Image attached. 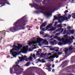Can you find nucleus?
<instances>
[{
    "label": "nucleus",
    "instance_id": "f257e3e1",
    "mask_svg": "<svg viewBox=\"0 0 75 75\" xmlns=\"http://www.w3.org/2000/svg\"><path fill=\"white\" fill-rule=\"evenodd\" d=\"M17 60L18 61L15 62L16 64L10 69V73L11 75L16 74V75H19V60Z\"/></svg>",
    "mask_w": 75,
    "mask_h": 75
},
{
    "label": "nucleus",
    "instance_id": "f03ea898",
    "mask_svg": "<svg viewBox=\"0 0 75 75\" xmlns=\"http://www.w3.org/2000/svg\"><path fill=\"white\" fill-rule=\"evenodd\" d=\"M12 47V49L10 50V54L13 57L16 58L17 55H19V44H18V46L14 44L13 45L11 46V48Z\"/></svg>",
    "mask_w": 75,
    "mask_h": 75
},
{
    "label": "nucleus",
    "instance_id": "7ed1b4c3",
    "mask_svg": "<svg viewBox=\"0 0 75 75\" xmlns=\"http://www.w3.org/2000/svg\"><path fill=\"white\" fill-rule=\"evenodd\" d=\"M26 16H24L22 18L19 20V27L21 29L19 28V30H25V28L23 27L26 25V23H27V21L26 19Z\"/></svg>",
    "mask_w": 75,
    "mask_h": 75
},
{
    "label": "nucleus",
    "instance_id": "20e7f679",
    "mask_svg": "<svg viewBox=\"0 0 75 75\" xmlns=\"http://www.w3.org/2000/svg\"><path fill=\"white\" fill-rule=\"evenodd\" d=\"M13 25L15 26L10 28L8 29V31H11L13 33L19 30V19L15 23H14Z\"/></svg>",
    "mask_w": 75,
    "mask_h": 75
},
{
    "label": "nucleus",
    "instance_id": "39448f33",
    "mask_svg": "<svg viewBox=\"0 0 75 75\" xmlns=\"http://www.w3.org/2000/svg\"><path fill=\"white\" fill-rule=\"evenodd\" d=\"M21 55L22 56L19 57V59H20L19 60V62H23L24 61V59L25 60L26 59H29V61H31V60L33 59V54H32L30 55L29 58H27V57L26 56H23V55Z\"/></svg>",
    "mask_w": 75,
    "mask_h": 75
},
{
    "label": "nucleus",
    "instance_id": "423d86ee",
    "mask_svg": "<svg viewBox=\"0 0 75 75\" xmlns=\"http://www.w3.org/2000/svg\"><path fill=\"white\" fill-rule=\"evenodd\" d=\"M29 6H30L32 7H34L37 10H45L44 7L43 6L40 7L38 4L35 3L33 4H29Z\"/></svg>",
    "mask_w": 75,
    "mask_h": 75
},
{
    "label": "nucleus",
    "instance_id": "0eeeda50",
    "mask_svg": "<svg viewBox=\"0 0 75 75\" xmlns=\"http://www.w3.org/2000/svg\"><path fill=\"white\" fill-rule=\"evenodd\" d=\"M5 4L10 5V3L6 2V0H0V5H2L0 6V7L5 6Z\"/></svg>",
    "mask_w": 75,
    "mask_h": 75
},
{
    "label": "nucleus",
    "instance_id": "6e6552de",
    "mask_svg": "<svg viewBox=\"0 0 75 75\" xmlns=\"http://www.w3.org/2000/svg\"><path fill=\"white\" fill-rule=\"evenodd\" d=\"M59 40L60 41H62L63 42H64V44H66L69 41V39H65L64 38H62V39H59Z\"/></svg>",
    "mask_w": 75,
    "mask_h": 75
},
{
    "label": "nucleus",
    "instance_id": "1a4fd4ad",
    "mask_svg": "<svg viewBox=\"0 0 75 75\" xmlns=\"http://www.w3.org/2000/svg\"><path fill=\"white\" fill-rule=\"evenodd\" d=\"M47 25V22H45L43 23L42 25H41L40 26V30H42V31H45V28H42L43 27H45Z\"/></svg>",
    "mask_w": 75,
    "mask_h": 75
},
{
    "label": "nucleus",
    "instance_id": "9d476101",
    "mask_svg": "<svg viewBox=\"0 0 75 75\" xmlns=\"http://www.w3.org/2000/svg\"><path fill=\"white\" fill-rule=\"evenodd\" d=\"M43 41V39L38 38H37V41H35V44H37L40 43L41 42V41Z\"/></svg>",
    "mask_w": 75,
    "mask_h": 75
},
{
    "label": "nucleus",
    "instance_id": "9b49d317",
    "mask_svg": "<svg viewBox=\"0 0 75 75\" xmlns=\"http://www.w3.org/2000/svg\"><path fill=\"white\" fill-rule=\"evenodd\" d=\"M68 63V61L67 60H65L64 62H62L61 65L62 66V65H63V66L62 67V68H64L66 66H67V64Z\"/></svg>",
    "mask_w": 75,
    "mask_h": 75
},
{
    "label": "nucleus",
    "instance_id": "f8f14e48",
    "mask_svg": "<svg viewBox=\"0 0 75 75\" xmlns=\"http://www.w3.org/2000/svg\"><path fill=\"white\" fill-rule=\"evenodd\" d=\"M23 75H35L33 72H31L28 74V73L27 72H24L23 73Z\"/></svg>",
    "mask_w": 75,
    "mask_h": 75
},
{
    "label": "nucleus",
    "instance_id": "ddd939ff",
    "mask_svg": "<svg viewBox=\"0 0 75 75\" xmlns=\"http://www.w3.org/2000/svg\"><path fill=\"white\" fill-rule=\"evenodd\" d=\"M51 27H52V24H49L47 26L45 27L46 29L45 30V31H47V30L49 28H51Z\"/></svg>",
    "mask_w": 75,
    "mask_h": 75
},
{
    "label": "nucleus",
    "instance_id": "4468645a",
    "mask_svg": "<svg viewBox=\"0 0 75 75\" xmlns=\"http://www.w3.org/2000/svg\"><path fill=\"white\" fill-rule=\"evenodd\" d=\"M33 44H35V41L33 42L32 41H31L29 42L28 43L29 46H31V45H33Z\"/></svg>",
    "mask_w": 75,
    "mask_h": 75
},
{
    "label": "nucleus",
    "instance_id": "2eb2a0df",
    "mask_svg": "<svg viewBox=\"0 0 75 75\" xmlns=\"http://www.w3.org/2000/svg\"><path fill=\"white\" fill-rule=\"evenodd\" d=\"M21 67L20 66H19V74H21L22 72H23V71L24 70L22 68H20Z\"/></svg>",
    "mask_w": 75,
    "mask_h": 75
},
{
    "label": "nucleus",
    "instance_id": "dca6fc26",
    "mask_svg": "<svg viewBox=\"0 0 75 75\" xmlns=\"http://www.w3.org/2000/svg\"><path fill=\"white\" fill-rule=\"evenodd\" d=\"M63 18L64 20H68V18L67 17H64V16H61L59 18Z\"/></svg>",
    "mask_w": 75,
    "mask_h": 75
},
{
    "label": "nucleus",
    "instance_id": "f3484780",
    "mask_svg": "<svg viewBox=\"0 0 75 75\" xmlns=\"http://www.w3.org/2000/svg\"><path fill=\"white\" fill-rule=\"evenodd\" d=\"M21 51L23 53H26V52H27V50L23 48V49L21 50Z\"/></svg>",
    "mask_w": 75,
    "mask_h": 75
},
{
    "label": "nucleus",
    "instance_id": "a211bd4d",
    "mask_svg": "<svg viewBox=\"0 0 75 75\" xmlns=\"http://www.w3.org/2000/svg\"><path fill=\"white\" fill-rule=\"evenodd\" d=\"M40 51H41V49H40V51H38L37 52V53L36 54V56H37V55H40Z\"/></svg>",
    "mask_w": 75,
    "mask_h": 75
},
{
    "label": "nucleus",
    "instance_id": "6ab92c4d",
    "mask_svg": "<svg viewBox=\"0 0 75 75\" xmlns=\"http://www.w3.org/2000/svg\"><path fill=\"white\" fill-rule=\"evenodd\" d=\"M69 51V49L66 48L64 50V52H65V54L66 55L68 53H67V52Z\"/></svg>",
    "mask_w": 75,
    "mask_h": 75
},
{
    "label": "nucleus",
    "instance_id": "aec40b11",
    "mask_svg": "<svg viewBox=\"0 0 75 75\" xmlns=\"http://www.w3.org/2000/svg\"><path fill=\"white\" fill-rule=\"evenodd\" d=\"M56 29V28H52L50 29V31L51 32V31H55Z\"/></svg>",
    "mask_w": 75,
    "mask_h": 75
},
{
    "label": "nucleus",
    "instance_id": "412c9836",
    "mask_svg": "<svg viewBox=\"0 0 75 75\" xmlns=\"http://www.w3.org/2000/svg\"><path fill=\"white\" fill-rule=\"evenodd\" d=\"M49 13H47L46 12H44V14L45 16H51V13L50 12Z\"/></svg>",
    "mask_w": 75,
    "mask_h": 75
},
{
    "label": "nucleus",
    "instance_id": "4be33fe9",
    "mask_svg": "<svg viewBox=\"0 0 75 75\" xmlns=\"http://www.w3.org/2000/svg\"><path fill=\"white\" fill-rule=\"evenodd\" d=\"M44 43L46 45H48V42L47 40H44Z\"/></svg>",
    "mask_w": 75,
    "mask_h": 75
},
{
    "label": "nucleus",
    "instance_id": "5701e85b",
    "mask_svg": "<svg viewBox=\"0 0 75 75\" xmlns=\"http://www.w3.org/2000/svg\"><path fill=\"white\" fill-rule=\"evenodd\" d=\"M58 44L59 45H63V44H64V42H59L58 43Z\"/></svg>",
    "mask_w": 75,
    "mask_h": 75
},
{
    "label": "nucleus",
    "instance_id": "b1692460",
    "mask_svg": "<svg viewBox=\"0 0 75 75\" xmlns=\"http://www.w3.org/2000/svg\"><path fill=\"white\" fill-rule=\"evenodd\" d=\"M54 57H55L56 58H58L59 57V56L57 55V53H55L54 54Z\"/></svg>",
    "mask_w": 75,
    "mask_h": 75
},
{
    "label": "nucleus",
    "instance_id": "393cba45",
    "mask_svg": "<svg viewBox=\"0 0 75 75\" xmlns=\"http://www.w3.org/2000/svg\"><path fill=\"white\" fill-rule=\"evenodd\" d=\"M28 48V45H27L26 46H24L23 48L26 50H27V49Z\"/></svg>",
    "mask_w": 75,
    "mask_h": 75
},
{
    "label": "nucleus",
    "instance_id": "a878e982",
    "mask_svg": "<svg viewBox=\"0 0 75 75\" xmlns=\"http://www.w3.org/2000/svg\"><path fill=\"white\" fill-rule=\"evenodd\" d=\"M69 50H73V47H72V46L71 45L69 47Z\"/></svg>",
    "mask_w": 75,
    "mask_h": 75
},
{
    "label": "nucleus",
    "instance_id": "bb28decb",
    "mask_svg": "<svg viewBox=\"0 0 75 75\" xmlns=\"http://www.w3.org/2000/svg\"><path fill=\"white\" fill-rule=\"evenodd\" d=\"M69 31L70 33H71V34H73L74 33V32H75V31H74V30H70Z\"/></svg>",
    "mask_w": 75,
    "mask_h": 75
},
{
    "label": "nucleus",
    "instance_id": "cd10ccee",
    "mask_svg": "<svg viewBox=\"0 0 75 75\" xmlns=\"http://www.w3.org/2000/svg\"><path fill=\"white\" fill-rule=\"evenodd\" d=\"M47 53H46L45 54L42 53L41 54L40 56L41 57H42V56H46V55H47Z\"/></svg>",
    "mask_w": 75,
    "mask_h": 75
},
{
    "label": "nucleus",
    "instance_id": "c85d7f7f",
    "mask_svg": "<svg viewBox=\"0 0 75 75\" xmlns=\"http://www.w3.org/2000/svg\"><path fill=\"white\" fill-rule=\"evenodd\" d=\"M57 27H60V28H62V24H60L57 25Z\"/></svg>",
    "mask_w": 75,
    "mask_h": 75
},
{
    "label": "nucleus",
    "instance_id": "c756f323",
    "mask_svg": "<svg viewBox=\"0 0 75 75\" xmlns=\"http://www.w3.org/2000/svg\"><path fill=\"white\" fill-rule=\"evenodd\" d=\"M5 30H4L3 31H0V34L1 33H2L4 35H5L6 34V32L4 31Z\"/></svg>",
    "mask_w": 75,
    "mask_h": 75
},
{
    "label": "nucleus",
    "instance_id": "7c9ffc66",
    "mask_svg": "<svg viewBox=\"0 0 75 75\" xmlns=\"http://www.w3.org/2000/svg\"><path fill=\"white\" fill-rule=\"evenodd\" d=\"M50 43L52 45H54V42L52 41H51L50 42Z\"/></svg>",
    "mask_w": 75,
    "mask_h": 75
},
{
    "label": "nucleus",
    "instance_id": "2f4dec72",
    "mask_svg": "<svg viewBox=\"0 0 75 75\" xmlns=\"http://www.w3.org/2000/svg\"><path fill=\"white\" fill-rule=\"evenodd\" d=\"M67 30H66V29H65L64 31L63 32V34H66V33H67Z\"/></svg>",
    "mask_w": 75,
    "mask_h": 75
},
{
    "label": "nucleus",
    "instance_id": "473e14b6",
    "mask_svg": "<svg viewBox=\"0 0 75 75\" xmlns=\"http://www.w3.org/2000/svg\"><path fill=\"white\" fill-rule=\"evenodd\" d=\"M72 15H73L72 16L73 18H74V19H75V13H73L72 14Z\"/></svg>",
    "mask_w": 75,
    "mask_h": 75
},
{
    "label": "nucleus",
    "instance_id": "72a5a7b5",
    "mask_svg": "<svg viewBox=\"0 0 75 75\" xmlns=\"http://www.w3.org/2000/svg\"><path fill=\"white\" fill-rule=\"evenodd\" d=\"M44 60V59H42L41 60V62H42V63H45V62H46V61Z\"/></svg>",
    "mask_w": 75,
    "mask_h": 75
},
{
    "label": "nucleus",
    "instance_id": "f704fd0d",
    "mask_svg": "<svg viewBox=\"0 0 75 75\" xmlns=\"http://www.w3.org/2000/svg\"><path fill=\"white\" fill-rule=\"evenodd\" d=\"M23 47V46L21 45L20 44H19V50L21 48H22Z\"/></svg>",
    "mask_w": 75,
    "mask_h": 75
},
{
    "label": "nucleus",
    "instance_id": "c9c22d12",
    "mask_svg": "<svg viewBox=\"0 0 75 75\" xmlns=\"http://www.w3.org/2000/svg\"><path fill=\"white\" fill-rule=\"evenodd\" d=\"M68 19H70V18L71 17V15L69 14V16H68Z\"/></svg>",
    "mask_w": 75,
    "mask_h": 75
},
{
    "label": "nucleus",
    "instance_id": "e433bc0d",
    "mask_svg": "<svg viewBox=\"0 0 75 75\" xmlns=\"http://www.w3.org/2000/svg\"><path fill=\"white\" fill-rule=\"evenodd\" d=\"M51 67L47 69L48 70L49 72H50V71H51Z\"/></svg>",
    "mask_w": 75,
    "mask_h": 75
},
{
    "label": "nucleus",
    "instance_id": "4c0bfd02",
    "mask_svg": "<svg viewBox=\"0 0 75 75\" xmlns=\"http://www.w3.org/2000/svg\"><path fill=\"white\" fill-rule=\"evenodd\" d=\"M33 57L34 59H36V58H35V54H33Z\"/></svg>",
    "mask_w": 75,
    "mask_h": 75
},
{
    "label": "nucleus",
    "instance_id": "58836bf2",
    "mask_svg": "<svg viewBox=\"0 0 75 75\" xmlns=\"http://www.w3.org/2000/svg\"><path fill=\"white\" fill-rule=\"evenodd\" d=\"M40 34H42V35H44V33L43 32L41 31L40 32Z\"/></svg>",
    "mask_w": 75,
    "mask_h": 75
},
{
    "label": "nucleus",
    "instance_id": "ea45409f",
    "mask_svg": "<svg viewBox=\"0 0 75 75\" xmlns=\"http://www.w3.org/2000/svg\"><path fill=\"white\" fill-rule=\"evenodd\" d=\"M61 31V28H59L56 30L57 31Z\"/></svg>",
    "mask_w": 75,
    "mask_h": 75
},
{
    "label": "nucleus",
    "instance_id": "a19ab883",
    "mask_svg": "<svg viewBox=\"0 0 75 75\" xmlns=\"http://www.w3.org/2000/svg\"><path fill=\"white\" fill-rule=\"evenodd\" d=\"M30 62H28L27 64H25L26 66V67H27L28 65L30 64Z\"/></svg>",
    "mask_w": 75,
    "mask_h": 75
},
{
    "label": "nucleus",
    "instance_id": "79ce46f5",
    "mask_svg": "<svg viewBox=\"0 0 75 75\" xmlns=\"http://www.w3.org/2000/svg\"><path fill=\"white\" fill-rule=\"evenodd\" d=\"M48 55L50 56V55H52V54L51 53H47Z\"/></svg>",
    "mask_w": 75,
    "mask_h": 75
},
{
    "label": "nucleus",
    "instance_id": "37998d69",
    "mask_svg": "<svg viewBox=\"0 0 75 75\" xmlns=\"http://www.w3.org/2000/svg\"><path fill=\"white\" fill-rule=\"evenodd\" d=\"M58 55H61V54H62V53H61V52H58Z\"/></svg>",
    "mask_w": 75,
    "mask_h": 75
},
{
    "label": "nucleus",
    "instance_id": "c03bdc74",
    "mask_svg": "<svg viewBox=\"0 0 75 75\" xmlns=\"http://www.w3.org/2000/svg\"><path fill=\"white\" fill-rule=\"evenodd\" d=\"M35 1L38 3L39 2H40V0H35Z\"/></svg>",
    "mask_w": 75,
    "mask_h": 75
},
{
    "label": "nucleus",
    "instance_id": "a18cd8bd",
    "mask_svg": "<svg viewBox=\"0 0 75 75\" xmlns=\"http://www.w3.org/2000/svg\"><path fill=\"white\" fill-rule=\"evenodd\" d=\"M40 21H41L40 22V24H41L42 23V21H43V20H42V19H40Z\"/></svg>",
    "mask_w": 75,
    "mask_h": 75
},
{
    "label": "nucleus",
    "instance_id": "49530a36",
    "mask_svg": "<svg viewBox=\"0 0 75 75\" xmlns=\"http://www.w3.org/2000/svg\"><path fill=\"white\" fill-rule=\"evenodd\" d=\"M64 30V28H62V29H61V33H62L63 32Z\"/></svg>",
    "mask_w": 75,
    "mask_h": 75
},
{
    "label": "nucleus",
    "instance_id": "de8ad7c7",
    "mask_svg": "<svg viewBox=\"0 0 75 75\" xmlns=\"http://www.w3.org/2000/svg\"><path fill=\"white\" fill-rule=\"evenodd\" d=\"M38 61H39V62H41V59H38Z\"/></svg>",
    "mask_w": 75,
    "mask_h": 75
},
{
    "label": "nucleus",
    "instance_id": "09e8293b",
    "mask_svg": "<svg viewBox=\"0 0 75 75\" xmlns=\"http://www.w3.org/2000/svg\"><path fill=\"white\" fill-rule=\"evenodd\" d=\"M54 18H55V19H57L58 18V17H57L55 16H54Z\"/></svg>",
    "mask_w": 75,
    "mask_h": 75
},
{
    "label": "nucleus",
    "instance_id": "8fccbe9b",
    "mask_svg": "<svg viewBox=\"0 0 75 75\" xmlns=\"http://www.w3.org/2000/svg\"><path fill=\"white\" fill-rule=\"evenodd\" d=\"M28 27L30 28H31L33 27V26H28Z\"/></svg>",
    "mask_w": 75,
    "mask_h": 75
},
{
    "label": "nucleus",
    "instance_id": "3c124183",
    "mask_svg": "<svg viewBox=\"0 0 75 75\" xmlns=\"http://www.w3.org/2000/svg\"><path fill=\"white\" fill-rule=\"evenodd\" d=\"M61 34V33H58L56 34V35H59V34Z\"/></svg>",
    "mask_w": 75,
    "mask_h": 75
},
{
    "label": "nucleus",
    "instance_id": "603ef678",
    "mask_svg": "<svg viewBox=\"0 0 75 75\" xmlns=\"http://www.w3.org/2000/svg\"><path fill=\"white\" fill-rule=\"evenodd\" d=\"M68 10H66L64 12V14H65L66 13H68Z\"/></svg>",
    "mask_w": 75,
    "mask_h": 75
},
{
    "label": "nucleus",
    "instance_id": "864d4df0",
    "mask_svg": "<svg viewBox=\"0 0 75 75\" xmlns=\"http://www.w3.org/2000/svg\"><path fill=\"white\" fill-rule=\"evenodd\" d=\"M50 67H51V66H50L49 65H47V68H50Z\"/></svg>",
    "mask_w": 75,
    "mask_h": 75
},
{
    "label": "nucleus",
    "instance_id": "5fc2aeb1",
    "mask_svg": "<svg viewBox=\"0 0 75 75\" xmlns=\"http://www.w3.org/2000/svg\"><path fill=\"white\" fill-rule=\"evenodd\" d=\"M53 40H54V38H52L50 39V41H53Z\"/></svg>",
    "mask_w": 75,
    "mask_h": 75
},
{
    "label": "nucleus",
    "instance_id": "6e6d98bb",
    "mask_svg": "<svg viewBox=\"0 0 75 75\" xmlns=\"http://www.w3.org/2000/svg\"><path fill=\"white\" fill-rule=\"evenodd\" d=\"M59 23H62V22L61 21V20H59Z\"/></svg>",
    "mask_w": 75,
    "mask_h": 75
},
{
    "label": "nucleus",
    "instance_id": "4d7b16f0",
    "mask_svg": "<svg viewBox=\"0 0 75 75\" xmlns=\"http://www.w3.org/2000/svg\"><path fill=\"white\" fill-rule=\"evenodd\" d=\"M71 37H72V39H73L74 40V39H75V38H74V37H73V36H71Z\"/></svg>",
    "mask_w": 75,
    "mask_h": 75
},
{
    "label": "nucleus",
    "instance_id": "13d9d810",
    "mask_svg": "<svg viewBox=\"0 0 75 75\" xmlns=\"http://www.w3.org/2000/svg\"><path fill=\"white\" fill-rule=\"evenodd\" d=\"M37 45H32V46H33V47H36V46Z\"/></svg>",
    "mask_w": 75,
    "mask_h": 75
},
{
    "label": "nucleus",
    "instance_id": "bf43d9fd",
    "mask_svg": "<svg viewBox=\"0 0 75 75\" xmlns=\"http://www.w3.org/2000/svg\"><path fill=\"white\" fill-rule=\"evenodd\" d=\"M54 67H55V65L53 64L52 65V68H54Z\"/></svg>",
    "mask_w": 75,
    "mask_h": 75
},
{
    "label": "nucleus",
    "instance_id": "052dcab7",
    "mask_svg": "<svg viewBox=\"0 0 75 75\" xmlns=\"http://www.w3.org/2000/svg\"><path fill=\"white\" fill-rule=\"evenodd\" d=\"M55 51H56V52H58L59 51V50H55Z\"/></svg>",
    "mask_w": 75,
    "mask_h": 75
},
{
    "label": "nucleus",
    "instance_id": "680f3d73",
    "mask_svg": "<svg viewBox=\"0 0 75 75\" xmlns=\"http://www.w3.org/2000/svg\"><path fill=\"white\" fill-rule=\"evenodd\" d=\"M42 3H43V4H45V2H44V1H42Z\"/></svg>",
    "mask_w": 75,
    "mask_h": 75
},
{
    "label": "nucleus",
    "instance_id": "e2e57ef3",
    "mask_svg": "<svg viewBox=\"0 0 75 75\" xmlns=\"http://www.w3.org/2000/svg\"><path fill=\"white\" fill-rule=\"evenodd\" d=\"M68 42H69V43L70 44H71V42H71V41H69H69H68Z\"/></svg>",
    "mask_w": 75,
    "mask_h": 75
},
{
    "label": "nucleus",
    "instance_id": "0e129e2a",
    "mask_svg": "<svg viewBox=\"0 0 75 75\" xmlns=\"http://www.w3.org/2000/svg\"><path fill=\"white\" fill-rule=\"evenodd\" d=\"M68 29H71V28L69 27H68Z\"/></svg>",
    "mask_w": 75,
    "mask_h": 75
},
{
    "label": "nucleus",
    "instance_id": "69168bd1",
    "mask_svg": "<svg viewBox=\"0 0 75 75\" xmlns=\"http://www.w3.org/2000/svg\"><path fill=\"white\" fill-rule=\"evenodd\" d=\"M61 14H59L58 15V17H59V16H61Z\"/></svg>",
    "mask_w": 75,
    "mask_h": 75
},
{
    "label": "nucleus",
    "instance_id": "338daca9",
    "mask_svg": "<svg viewBox=\"0 0 75 75\" xmlns=\"http://www.w3.org/2000/svg\"><path fill=\"white\" fill-rule=\"evenodd\" d=\"M53 57H52V56H50V59H52Z\"/></svg>",
    "mask_w": 75,
    "mask_h": 75
},
{
    "label": "nucleus",
    "instance_id": "774afa93",
    "mask_svg": "<svg viewBox=\"0 0 75 75\" xmlns=\"http://www.w3.org/2000/svg\"><path fill=\"white\" fill-rule=\"evenodd\" d=\"M33 40H35L36 39V38L35 37L33 38Z\"/></svg>",
    "mask_w": 75,
    "mask_h": 75
}]
</instances>
